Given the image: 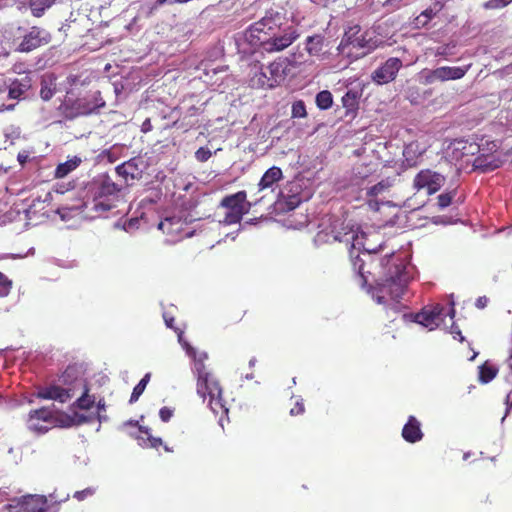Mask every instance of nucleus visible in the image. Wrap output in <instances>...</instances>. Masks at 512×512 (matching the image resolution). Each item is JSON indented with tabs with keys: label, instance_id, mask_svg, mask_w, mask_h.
Returning <instances> with one entry per match:
<instances>
[{
	"label": "nucleus",
	"instance_id": "393cba45",
	"mask_svg": "<svg viewBox=\"0 0 512 512\" xmlns=\"http://www.w3.org/2000/svg\"><path fill=\"white\" fill-rule=\"evenodd\" d=\"M299 189L300 185L297 182H292L281 191V196L286 199L289 209L296 208L303 200L302 196L298 193Z\"/></svg>",
	"mask_w": 512,
	"mask_h": 512
},
{
	"label": "nucleus",
	"instance_id": "39448f33",
	"mask_svg": "<svg viewBox=\"0 0 512 512\" xmlns=\"http://www.w3.org/2000/svg\"><path fill=\"white\" fill-rule=\"evenodd\" d=\"M284 16L279 12L269 11L259 21L249 26L243 33H238L235 37L236 45L239 51L247 53L251 48L263 47L270 39V36L284 23Z\"/></svg>",
	"mask_w": 512,
	"mask_h": 512
},
{
	"label": "nucleus",
	"instance_id": "69168bd1",
	"mask_svg": "<svg viewBox=\"0 0 512 512\" xmlns=\"http://www.w3.org/2000/svg\"><path fill=\"white\" fill-rule=\"evenodd\" d=\"M14 104L5 106L6 110H12L14 108Z\"/></svg>",
	"mask_w": 512,
	"mask_h": 512
},
{
	"label": "nucleus",
	"instance_id": "c85d7f7f",
	"mask_svg": "<svg viewBox=\"0 0 512 512\" xmlns=\"http://www.w3.org/2000/svg\"><path fill=\"white\" fill-rule=\"evenodd\" d=\"M282 177V171L278 167H271L269 168L264 175L262 176L260 182H259V189L264 190L267 188H271L274 183L279 181Z\"/></svg>",
	"mask_w": 512,
	"mask_h": 512
},
{
	"label": "nucleus",
	"instance_id": "b1692460",
	"mask_svg": "<svg viewBox=\"0 0 512 512\" xmlns=\"http://www.w3.org/2000/svg\"><path fill=\"white\" fill-rule=\"evenodd\" d=\"M361 28L359 25H354L349 27L338 46V51L347 56H353L354 54L351 51V46L356 41V38L360 35Z\"/></svg>",
	"mask_w": 512,
	"mask_h": 512
},
{
	"label": "nucleus",
	"instance_id": "aec40b11",
	"mask_svg": "<svg viewBox=\"0 0 512 512\" xmlns=\"http://www.w3.org/2000/svg\"><path fill=\"white\" fill-rule=\"evenodd\" d=\"M451 149L453 159L462 160L473 157L479 151V146L466 140H456L452 143Z\"/></svg>",
	"mask_w": 512,
	"mask_h": 512
},
{
	"label": "nucleus",
	"instance_id": "7ed1b4c3",
	"mask_svg": "<svg viewBox=\"0 0 512 512\" xmlns=\"http://www.w3.org/2000/svg\"><path fill=\"white\" fill-rule=\"evenodd\" d=\"M178 334V342L186 351V354L193 359V371L197 375V393L204 400L209 397V407L214 414L222 413L227 415L228 408L222 401V390L214 376L206 370L204 361L207 359L206 352L198 353L183 337V331L175 329Z\"/></svg>",
	"mask_w": 512,
	"mask_h": 512
},
{
	"label": "nucleus",
	"instance_id": "473e14b6",
	"mask_svg": "<svg viewBox=\"0 0 512 512\" xmlns=\"http://www.w3.org/2000/svg\"><path fill=\"white\" fill-rule=\"evenodd\" d=\"M55 0H30L29 7L33 16L41 17L44 15L45 11L49 9Z\"/></svg>",
	"mask_w": 512,
	"mask_h": 512
},
{
	"label": "nucleus",
	"instance_id": "c03bdc74",
	"mask_svg": "<svg viewBox=\"0 0 512 512\" xmlns=\"http://www.w3.org/2000/svg\"><path fill=\"white\" fill-rule=\"evenodd\" d=\"M173 416V410L168 407H162L159 411V417L163 422H168Z\"/></svg>",
	"mask_w": 512,
	"mask_h": 512
},
{
	"label": "nucleus",
	"instance_id": "c9c22d12",
	"mask_svg": "<svg viewBox=\"0 0 512 512\" xmlns=\"http://www.w3.org/2000/svg\"><path fill=\"white\" fill-rule=\"evenodd\" d=\"M332 103H333L332 94L329 91L324 90L317 94L316 104L320 109H322V110L328 109L332 106Z\"/></svg>",
	"mask_w": 512,
	"mask_h": 512
},
{
	"label": "nucleus",
	"instance_id": "49530a36",
	"mask_svg": "<svg viewBox=\"0 0 512 512\" xmlns=\"http://www.w3.org/2000/svg\"><path fill=\"white\" fill-rule=\"evenodd\" d=\"M14 498L10 497V492L7 488L0 489V504L10 503Z\"/></svg>",
	"mask_w": 512,
	"mask_h": 512
},
{
	"label": "nucleus",
	"instance_id": "13d9d810",
	"mask_svg": "<svg viewBox=\"0 0 512 512\" xmlns=\"http://www.w3.org/2000/svg\"><path fill=\"white\" fill-rule=\"evenodd\" d=\"M432 15H433V11L428 10V9L421 13V16H424L426 18V20L430 19Z\"/></svg>",
	"mask_w": 512,
	"mask_h": 512
},
{
	"label": "nucleus",
	"instance_id": "8fccbe9b",
	"mask_svg": "<svg viewBox=\"0 0 512 512\" xmlns=\"http://www.w3.org/2000/svg\"><path fill=\"white\" fill-rule=\"evenodd\" d=\"M152 130V124L150 119H146L141 125V131L147 133Z\"/></svg>",
	"mask_w": 512,
	"mask_h": 512
},
{
	"label": "nucleus",
	"instance_id": "f3484780",
	"mask_svg": "<svg viewBox=\"0 0 512 512\" xmlns=\"http://www.w3.org/2000/svg\"><path fill=\"white\" fill-rule=\"evenodd\" d=\"M401 67L402 62L399 58H389L382 66L373 72L372 79L379 85L387 84L396 78Z\"/></svg>",
	"mask_w": 512,
	"mask_h": 512
},
{
	"label": "nucleus",
	"instance_id": "9d476101",
	"mask_svg": "<svg viewBox=\"0 0 512 512\" xmlns=\"http://www.w3.org/2000/svg\"><path fill=\"white\" fill-rule=\"evenodd\" d=\"M221 207L226 209V213L224 218L219 220V224L231 225L241 221L242 217L249 212L250 204L246 201V192L239 191L224 197Z\"/></svg>",
	"mask_w": 512,
	"mask_h": 512
},
{
	"label": "nucleus",
	"instance_id": "bf43d9fd",
	"mask_svg": "<svg viewBox=\"0 0 512 512\" xmlns=\"http://www.w3.org/2000/svg\"><path fill=\"white\" fill-rule=\"evenodd\" d=\"M34 254V248H30L28 252L25 255H13L12 258H23L27 255H33Z\"/></svg>",
	"mask_w": 512,
	"mask_h": 512
},
{
	"label": "nucleus",
	"instance_id": "6e6552de",
	"mask_svg": "<svg viewBox=\"0 0 512 512\" xmlns=\"http://www.w3.org/2000/svg\"><path fill=\"white\" fill-rule=\"evenodd\" d=\"M454 302H450V307L445 308L441 304H432L425 306L419 313L411 315L413 321L422 325L429 330H434L438 327H447L445 323L446 317L452 321L455 315Z\"/></svg>",
	"mask_w": 512,
	"mask_h": 512
},
{
	"label": "nucleus",
	"instance_id": "9b49d317",
	"mask_svg": "<svg viewBox=\"0 0 512 512\" xmlns=\"http://www.w3.org/2000/svg\"><path fill=\"white\" fill-rule=\"evenodd\" d=\"M300 34L292 25L280 27L279 31H276L270 36V39L266 41L262 50L268 53L279 52L289 47L294 41L299 38Z\"/></svg>",
	"mask_w": 512,
	"mask_h": 512
},
{
	"label": "nucleus",
	"instance_id": "72a5a7b5",
	"mask_svg": "<svg viewBox=\"0 0 512 512\" xmlns=\"http://www.w3.org/2000/svg\"><path fill=\"white\" fill-rule=\"evenodd\" d=\"M140 432L146 436L139 437L138 440L140 441V445L149 446L152 448H157L163 444L162 439L159 437H154L150 433V429L147 427H140Z\"/></svg>",
	"mask_w": 512,
	"mask_h": 512
},
{
	"label": "nucleus",
	"instance_id": "cd10ccee",
	"mask_svg": "<svg viewBox=\"0 0 512 512\" xmlns=\"http://www.w3.org/2000/svg\"><path fill=\"white\" fill-rule=\"evenodd\" d=\"M376 47V43L372 41V38L369 34V32H365L363 34H360L358 38H356V41L351 46V51L353 52V49H363L364 51L361 53L355 54V57L363 56L367 54L369 51L374 49Z\"/></svg>",
	"mask_w": 512,
	"mask_h": 512
},
{
	"label": "nucleus",
	"instance_id": "dca6fc26",
	"mask_svg": "<svg viewBox=\"0 0 512 512\" xmlns=\"http://www.w3.org/2000/svg\"><path fill=\"white\" fill-rule=\"evenodd\" d=\"M50 40L51 35L47 30L39 27H32L29 32L24 35L17 50L20 52H30L42 45L48 44Z\"/></svg>",
	"mask_w": 512,
	"mask_h": 512
},
{
	"label": "nucleus",
	"instance_id": "5fc2aeb1",
	"mask_svg": "<svg viewBox=\"0 0 512 512\" xmlns=\"http://www.w3.org/2000/svg\"><path fill=\"white\" fill-rule=\"evenodd\" d=\"M506 405H507V411H506V414H507L509 412V410L512 408V391L506 397Z\"/></svg>",
	"mask_w": 512,
	"mask_h": 512
},
{
	"label": "nucleus",
	"instance_id": "4c0bfd02",
	"mask_svg": "<svg viewBox=\"0 0 512 512\" xmlns=\"http://www.w3.org/2000/svg\"><path fill=\"white\" fill-rule=\"evenodd\" d=\"M293 118H304L307 115L305 104L302 100H298L293 103L292 111Z\"/></svg>",
	"mask_w": 512,
	"mask_h": 512
},
{
	"label": "nucleus",
	"instance_id": "7c9ffc66",
	"mask_svg": "<svg viewBox=\"0 0 512 512\" xmlns=\"http://www.w3.org/2000/svg\"><path fill=\"white\" fill-rule=\"evenodd\" d=\"M81 159L78 157H73L72 159L67 160L64 163H60L56 170H55V176L57 178H64L67 176L71 171L76 169L78 165L80 164Z\"/></svg>",
	"mask_w": 512,
	"mask_h": 512
},
{
	"label": "nucleus",
	"instance_id": "423d86ee",
	"mask_svg": "<svg viewBox=\"0 0 512 512\" xmlns=\"http://www.w3.org/2000/svg\"><path fill=\"white\" fill-rule=\"evenodd\" d=\"M369 184L367 175H355L352 180V187L358 190L357 199L366 201L370 209L378 211L381 205L387 203L386 198L392 187V181L385 179L371 186Z\"/></svg>",
	"mask_w": 512,
	"mask_h": 512
},
{
	"label": "nucleus",
	"instance_id": "2eb2a0df",
	"mask_svg": "<svg viewBox=\"0 0 512 512\" xmlns=\"http://www.w3.org/2000/svg\"><path fill=\"white\" fill-rule=\"evenodd\" d=\"M471 65L464 67H450L442 66L433 70L424 72V78L426 84H433L435 82H444L448 80H458L465 76Z\"/></svg>",
	"mask_w": 512,
	"mask_h": 512
},
{
	"label": "nucleus",
	"instance_id": "0eeeda50",
	"mask_svg": "<svg viewBox=\"0 0 512 512\" xmlns=\"http://www.w3.org/2000/svg\"><path fill=\"white\" fill-rule=\"evenodd\" d=\"M105 106V101L100 92H95L91 96L73 99L67 96L59 107L61 113L67 119H74L79 116L96 113L98 109Z\"/></svg>",
	"mask_w": 512,
	"mask_h": 512
},
{
	"label": "nucleus",
	"instance_id": "58836bf2",
	"mask_svg": "<svg viewBox=\"0 0 512 512\" xmlns=\"http://www.w3.org/2000/svg\"><path fill=\"white\" fill-rule=\"evenodd\" d=\"M455 193H456L455 190H453V191H450L447 193L440 194L438 196L439 207L442 209L448 207L452 203Z\"/></svg>",
	"mask_w": 512,
	"mask_h": 512
},
{
	"label": "nucleus",
	"instance_id": "c756f323",
	"mask_svg": "<svg viewBox=\"0 0 512 512\" xmlns=\"http://www.w3.org/2000/svg\"><path fill=\"white\" fill-rule=\"evenodd\" d=\"M250 83L253 87L258 88H273L274 85L271 84V79H269V73L267 69L263 71L260 69L259 71H255L254 75L250 79Z\"/></svg>",
	"mask_w": 512,
	"mask_h": 512
},
{
	"label": "nucleus",
	"instance_id": "e433bc0d",
	"mask_svg": "<svg viewBox=\"0 0 512 512\" xmlns=\"http://www.w3.org/2000/svg\"><path fill=\"white\" fill-rule=\"evenodd\" d=\"M149 380H150V374L147 373L140 380V382L134 387L133 392H132L131 397H130V403H134V402H136L139 399V397L144 392V390H145Z\"/></svg>",
	"mask_w": 512,
	"mask_h": 512
},
{
	"label": "nucleus",
	"instance_id": "f03ea898",
	"mask_svg": "<svg viewBox=\"0 0 512 512\" xmlns=\"http://www.w3.org/2000/svg\"><path fill=\"white\" fill-rule=\"evenodd\" d=\"M77 395L79 397L73 404L75 408L88 410L96 403L97 397L90 393L83 378L75 376V370L72 368L67 369L56 383L41 388L37 393L39 398L60 403H65Z\"/></svg>",
	"mask_w": 512,
	"mask_h": 512
},
{
	"label": "nucleus",
	"instance_id": "37998d69",
	"mask_svg": "<svg viewBox=\"0 0 512 512\" xmlns=\"http://www.w3.org/2000/svg\"><path fill=\"white\" fill-rule=\"evenodd\" d=\"M211 156H212V152L208 148H205V147H200L195 153L196 159L200 162L207 161Z\"/></svg>",
	"mask_w": 512,
	"mask_h": 512
},
{
	"label": "nucleus",
	"instance_id": "bb28decb",
	"mask_svg": "<svg viewBox=\"0 0 512 512\" xmlns=\"http://www.w3.org/2000/svg\"><path fill=\"white\" fill-rule=\"evenodd\" d=\"M56 91V78L53 74H46L41 80L40 97L44 101L50 100Z\"/></svg>",
	"mask_w": 512,
	"mask_h": 512
},
{
	"label": "nucleus",
	"instance_id": "ddd939ff",
	"mask_svg": "<svg viewBox=\"0 0 512 512\" xmlns=\"http://www.w3.org/2000/svg\"><path fill=\"white\" fill-rule=\"evenodd\" d=\"M47 498L43 495L15 497L4 509L10 512H46Z\"/></svg>",
	"mask_w": 512,
	"mask_h": 512
},
{
	"label": "nucleus",
	"instance_id": "de8ad7c7",
	"mask_svg": "<svg viewBox=\"0 0 512 512\" xmlns=\"http://www.w3.org/2000/svg\"><path fill=\"white\" fill-rule=\"evenodd\" d=\"M356 99V93L348 91L342 98L344 106L352 105Z\"/></svg>",
	"mask_w": 512,
	"mask_h": 512
},
{
	"label": "nucleus",
	"instance_id": "ea45409f",
	"mask_svg": "<svg viewBox=\"0 0 512 512\" xmlns=\"http://www.w3.org/2000/svg\"><path fill=\"white\" fill-rule=\"evenodd\" d=\"M11 281L0 272V296L5 297L9 294L11 289Z\"/></svg>",
	"mask_w": 512,
	"mask_h": 512
},
{
	"label": "nucleus",
	"instance_id": "4468645a",
	"mask_svg": "<svg viewBox=\"0 0 512 512\" xmlns=\"http://www.w3.org/2000/svg\"><path fill=\"white\" fill-rule=\"evenodd\" d=\"M445 180L442 174L431 169H423L414 177L413 187L417 191L426 190L429 195H432L440 190Z\"/></svg>",
	"mask_w": 512,
	"mask_h": 512
},
{
	"label": "nucleus",
	"instance_id": "20e7f679",
	"mask_svg": "<svg viewBox=\"0 0 512 512\" xmlns=\"http://www.w3.org/2000/svg\"><path fill=\"white\" fill-rule=\"evenodd\" d=\"M415 267L409 262L395 264L386 279L378 283L372 297L378 304H386L387 298L394 301L403 299L407 293L409 282L415 277Z\"/></svg>",
	"mask_w": 512,
	"mask_h": 512
},
{
	"label": "nucleus",
	"instance_id": "3c124183",
	"mask_svg": "<svg viewBox=\"0 0 512 512\" xmlns=\"http://www.w3.org/2000/svg\"><path fill=\"white\" fill-rule=\"evenodd\" d=\"M137 223V219H130L124 224L123 228L124 230L129 231L130 229L135 228Z\"/></svg>",
	"mask_w": 512,
	"mask_h": 512
},
{
	"label": "nucleus",
	"instance_id": "4be33fe9",
	"mask_svg": "<svg viewBox=\"0 0 512 512\" xmlns=\"http://www.w3.org/2000/svg\"><path fill=\"white\" fill-rule=\"evenodd\" d=\"M116 173L123 177L126 181L134 180L141 176L142 163L138 159H131L116 167Z\"/></svg>",
	"mask_w": 512,
	"mask_h": 512
},
{
	"label": "nucleus",
	"instance_id": "79ce46f5",
	"mask_svg": "<svg viewBox=\"0 0 512 512\" xmlns=\"http://www.w3.org/2000/svg\"><path fill=\"white\" fill-rule=\"evenodd\" d=\"M96 489L93 487H88L81 491H76L73 497L78 501H83L84 499L91 497L95 494Z\"/></svg>",
	"mask_w": 512,
	"mask_h": 512
},
{
	"label": "nucleus",
	"instance_id": "f257e3e1",
	"mask_svg": "<svg viewBox=\"0 0 512 512\" xmlns=\"http://www.w3.org/2000/svg\"><path fill=\"white\" fill-rule=\"evenodd\" d=\"M381 235L376 231L365 232L360 226L350 223L341 225L333 224L331 230L322 229L318 231L314 238L316 245H322L331 242L345 243L352 263L354 272L359 277L360 285L364 286L368 282L369 271H365L366 261L361 257H370L372 253L378 251L381 247Z\"/></svg>",
	"mask_w": 512,
	"mask_h": 512
},
{
	"label": "nucleus",
	"instance_id": "1a4fd4ad",
	"mask_svg": "<svg viewBox=\"0 0 512 512\" xmlns=\"http://www.w3.org/2000/svg\"><path fill=\"white\" fill-rule=\"evenodd\" d=\"M120 190V186L113 182L110 177L103 176L100 179L95 197L90 203L91 210H94L97 213V216L110 210L114 206L112 201L117 197ZM92 217H96V215H93Z\"/></svg>",
	"mask_w": 512,
	"mask_h": 512
},
{
	"label": "nucleus",
	"instance_id": "09e8293b",
	"mask_svg": "<svg viewBox=\"0 0 512 512\" xmlns=\"http://www.w3.org/2000/svg\"><path fill=\"white\" fill-rule=\"evenodd\" d=\"M304 412V405L301 401H297L295 406L290 410L292 416L299 415Z\"/></svg>",
	"mask_w": 512,
	"mask_h": 512
},
{
	"label": "nucleus",
	"instance_id": "774afa93",
	"mask_svg": "<svg viewBox=\"0 0 512 512\" xmlns=\"http://www.w3.org/2000/svg\"><path fill=\"white\" fill-rule=\"evenodd\" d=\"M253 378V375L252 374H248L246 375V379H252Z\"/></svg>",
	"mask_w": 512,
	"mask_h": 512
},
{
	"label": "nucleus",
	"instance_id": "a878e982",
	"mask_svg": "<svg viewBox=\"0 0 512 512\" xmlns=\"http://www.w3.org/2000/svg\"><path fill=\"white\" fill-rule=\"evenodd\" d=\"M473 166L483 172L492 171L501 166V161L494 155L478 156L473 160Z\"/></svg>",
	"mask_w": 512,
	"mask_h": 512
},
{
	"label": "nucleus",
	"instance_id": "412c9836",
	"mask_svg": "<svg viewBox=\"0 0 512 512\" xmlns=\"http://www.w3.org/2000/svg\"><path fill=\"white\" fill-rule=\"evenodd\" d=\"M31 79L24 76L21 79H14L7 85L9 99L21 100L26 92L31 88Z\"/></svg>",
	"mask_w": 512,
	"mask_h": 512
},
{
	"label": "nucleus",
	"instance_id": "2f4dec72",
	"mask_svg": "<svg viewBox=\"0 0 512 512\" xmlns=\"http://www.w3.org/2000/svg\"><path fill=\"white\" fill-rule=\"evenodd\" d=\"M324 38L321 35L309 36L306 39V50L312 56H318L323 49Z\"/></svg>",
	"mask_w": 512,
	"mask_h": 512
},
{
	"label": "nucleus",
	"instance_id": "864d4df0",
	"mask_svg": "<svg viewBox=\"0 0 512 512\" xmlns=\"http://www.w3.org/2000/svg\"><path fill=\"white\" fill-rule=\"evenodd\" d=\"M163 317H164V321H165L167 327L173 328L174 318L173 317H169L166 313L163 315Z\"/></svg>",
	"mask_w": 512,
	"mask_h": 512
},
{
	"label": "nucleus",
	"instance_id": "338daca9",
	"mask_svg": "<svg viewBox=\"0 0 512 512\" xmlns=\"http://www.w3.org/2000/svg\"><path fill=\"white\" fill-rule=\"evenodd\" d=\"M219 424H220V426H221L222 428L224 427V424H223V418H222V417H220V419H219Z\"/></svg>",
	"mask_w": 512,
	"mask_h": 512
},
{
	"label": "nucleus",
	"instance_id": "6ab92c4d",
	"mask_svg": "<svg viewBox=\"0 0 512 512\" xmlns=\"http://www.w3.org/2000/svg\"><path fill=\"white\" fill-rule=\"evenodd\" d=\"M289 70V62L286 58H279L272 62L267 67L271 84L274 85V87L281 84L285 80Z\"/></svg>",
	"mask_w": 512,
	"mask_h": 512
},
{
	"label": "nucleus",
	"instance_id": "5701e85b",
	"mask_svg": "<svg viewBox=\"0 0 512 512\" xmlns=\"http://www.w3.org/2000/svg\"><path fill=\"white\" fill-rule=\"evenodd\" d=\"M402 436L410 443L418 442L423 438L420 422L414 416H410L407 423L404 425Z\"/></svg>",
	"mask_w": 512,
	"mask_h": 512
},
{
	"label": "nucleus",
	"instance_id": "6e6d98bb",
	"mask_svg": "<svg viewBox=\"0 0 512 512\" xmlns=\"http://www.w3.org/2000/svg\"><path fill=\"white\" fill-rule=\"evenodd\" d=\"M96 402H97L98 411L99 412L104 411L105 410V402H104V400L103 399H97Z\"/></svg>",
	"mask_w": 512,
	"mask_h": 512
},
{
	"label": "nucleus",
	"instance_id": "603ef678",
	"mask_svg": "<svg viewBox=\"0 0 512 512\" xmlns=\"http://www.w3.org/2000/svg\"><path fill=\"white\" fill-rule=\"evenodd\" d=\"M487 304V298L485 297H479L477 300H476V306L478 308H484Z\"/></svg>",
	"mask_w": 512,
	"mask_h": 512
},
{
	"label": "nucleus",
	"instance_id": "680f3d73",
	"mask_svg": "<svg viewBox=\"0 0 512 512\" xmlns=\"http://www.w3.org/2000/svg\"><path fill=\"white\" fill-rule=\"evenodd\" d=\"M26 159V156L22 155L21 153L18 154V160L23 163Z\"/></svg>",
	"mask_w": 512,
	"mask_h": 512
},
{
	"label": "nucleus",
	"instance_id": "f704fd0d",
	"mask_svg": "<svg viewBox=\"0 0 512 512\" xmlns=\"http://www.w3.org/2000/svg\"><path fill=\"white\" fill-rule=\"evenodd\" d=\"M497 372L494 366L485 363L479 367V381L483 384L489 383L496 377Z\"/></svg>",
	"mask_w": 512,
	"mask_h": 512
},
{
	"label": "nucleus",
	"instance_id": "4d7b16f0",
	"mask_svg": "<svg viewBox=\"0 0 512 512\" xmlns=\"http://www.w3.org/2000/svg\"><path fill=\"white\" fill-rule=\"evenodd\" d=\"M7 83L4 80H0V94L7 91Z\"/></svg>",
	"mask_w": 512,
	"mask_h": 512
},
{
	"label": "nucleus",
	"instance_id": "f8f14e48",
	"mask_svg": "<svg viewBox=\"0 0 512 512\" xmlns=\"http://www.w3.org/2000/svg\"><path fill=\"white\" fill-rule=\"evenodd\" d=\"M58 425V418L49 408L32 410L27 419V428L37 434H44Z\"/></svg>",
	"mask_w": 512,
	"mask_h": 512
},
{
	"label": "nucleus",
	"instance_id": "a211bd4d",
	"mask_svg": "<svg viewBox=\"0 0 512 512\" xmlns=\"http://www.w3.org/2000/svg\"><path fill=\"white\" fill-rule=\"evenodd\" d=\"M184 226L185 223L180 218L171 217L161 221L158 225V228L162 230L163 233L171 236L172 241H178L183 238L182 232ZM191 235V232H186L184 237H190Z\"/></svg>",
	"mask_w": 512,
	"mask_h": 512
},
{
	"label": "nucleus",
	"instance_id": "0e129e2a",
	"mask_svg": "<svg viewBox=\"0 0 512 512\" xmlns=\"http://www.w3.org/2000/svg\"><path fill=\"white\" fill-rule=\"evenodd\" d=\"M255 363H256V359H255V358H252V359H250V361H249V366H250V367H253V366L255 365Z\"/></svg>",
	"mask_w": 512,
	"mask_h": 512
},
{
	"label": "nucleus",
	"instance_id": "e2e57ef3",
	"mask_svg": "<svg viewBox=\"0 0 512 512\" xmlns=\"http://www.w3.org/2000/svg\"><path fill=\"white\" fill-rule=\"evenodd\" d=\"M83 207L88 208V205L87 204H83V205H80V206H73L70 209H81Z\"/></svg>",
	"mask_w": 512,
	"mask_h": 512
},
{
	"label": "nucleus",
	"instance_id": "a19ab883",
	"mask_svg": "<svg viewBox=\"0 0 512 512\" xmlns=\"http://www.w3.org/2000/svg\"><path fill=\"white\" fill-rule=\"evenodd\" d=\"M512 3V0H489L484 3L485 9H501Z\"/></svg>",
	"mask_w": 512,
	"mask_h": 512
},
{
	"label": "nucleus",
	"instance_id": "a18cd8bd",
	"mask_svg": "<svg viewBox=\"0 0 512 512\" xmlns=\"http://www.w3.org/2000/svg\"><path fill=\"white\" fill-rule=\"evenodd\" d=\"M450 334L453 335L454 339H457L460 342L464 341V337H463L459 327L456 326L454 322H452V324L450 326Z\"/></svg>",
	"mask_w": 512,
	"mask_h": 512
},
{
	"label": "nucleus",
	"instance_id": "052dcab7",
	"mask_svg": "<svg viewBox=\"0 0 512 512\" xmlns=\"http://www.w3.org/2000/svg\"><path fill=\"white\" fill-rule=\"evenodd\" d=\"M507 362H508V365H509V367H510V369L512 371V347L510 348V355H509V358H508Z\"/></svg>",
	"mask_w": 512,
	"mask_h": 512
}]
</instances>
